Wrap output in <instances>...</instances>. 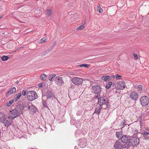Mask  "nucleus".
<instances>
[{
    "mask_svg": "<svg viewBox=\"0 0 149 149\" xmlns=\"http://www.w3.org/2000/svg\"><path fill=\"white\" fill-rule=\"evenodd\" d=\"M101 79L104 81H106L107 80H110L111 77L109 75L104 76L101 77Z\"/></svg>",
    "mask_w": 149,
    "mask_h": 149,
    "instance_id": "nucleus-17",
    "label": "nucleus"
},
{
    "mask_svg": "<svg viewBox=\"0 0 149 149\" xmlns=\"http://www.w3.org/2000/svg\"><path fill=\"white\" fill-rule=\"evenodd\" d=\"M56 75L54 74H52L51 75H50L49 77V80L50 81H52L53 78L54 77L56 76Z\"/></svg>",
    "mask_w": 149,
    "mask_h": 149,
    "instance_id": "nucleus-28",
    "label": "nucleus"
},
{
    "mask_svg": "<svg viewBox=\"0 0 149 149\" xmlns=\"http://www.w3.org/2000/svg\"><path fill=\"white\" fill-rule=\"evenodd\" d=\"M19 115V113L16 109H13L9 112V117L12 119L16 118Z\"/></svg>",
    "mask_w": 149,
    "mask_h": 149,
    "instance_id": "nucleus-5",
    "label": "nucleus"
},
{
    "mask_svg": "<svg viewBox=\"0 0 149 149\" xmlns=\"http://www.w3.org/2000/svg\"><path fill=\"white\" fill-rule=\"evenodd\" d=\"M114 147L115 149H122L124 147V145L121 142L117 141L114 145Z\"/></svg>",
    "mask_w": 149,
    "mask_h": 149,
    "instance_id": "nucleus-9",
    "label": "nucleus"
},
{
    "mask_svg": "<svg viewBox=\"0 0 149 149\" xmlns=\"http://www.w3.org/2000/svg\"><path fill=\"white\" fill-rule=\"evenodd\" d=\"M9 117L7 118L6 117L5 118L3 121L2 123L4 124L5 126L8 127L10 125L11 123V121L9 119Z\"/></svg>",
    "mask_w": 149,
    "mask_h": 149,
    "instance_id": "nucleus-10",
    "label": "nucleus"
},
{
    "mask_svg": "<svg viewBox=\"0 0 149 149\" xmlns=\"http://www.w3.org/2000/svg\"><path fill=\"white\" fill-rule=\"evenodd\" d=\"M139 139L136 137H133L131 140L129 142V144L130 146H136L139 144Z\"/></svg>",
    "mask_w": 149,
    "mask_h": 149,
    "instance_id": "nucleus-7",
    "label": "nucleus"
},
{
    "mask_svg": "<svg viewBox=\"0 0 149 149\" xmlns=\"http://www.w3.org/2000/svg\"><path fill=\"white\" fill-rule=\"evenodd\" d=\"M55 83L58 86H61L64 84L62 78L61 77H57L55 78Z\"/></svg>",
    "mask_w": 149,
    "mask_h": 149,
    "instance_id": "nucleus-11",
    "label": "nucleus"
},
{
    "mask_svg": "<svg viewBox=\"0 0 149 149\" xmlns=\"http://www.w3.org/2000/svg\"><path fill=\"white\" fill-rule=\"evenodd\" d=\"M140 101L142 106L147 105L149 102V99L146 96H142L140 99Z\"/></svg>",
    "mask_w": 149,
    "mask_h": 149,
    "instance_id": "nucleus-6",
    "label": "nucleus"
},
{
    "mask_svg": "<svg viewBox=\"0 0 149 149\" xmlns=\"http://www.w3.org/2000/svg\"><path fill=\"white\" fill-rule=\"evenodd\" d=\"M40 80L42 81H45L47 78V75L45 74H42L40 76Z\"/></svg>",
    "mask_w": 149,
    "mask_h": 149,
    "instance_id": "nucleus-20",
    "label": "nucleus"
},
{
    "mask_svg": "<svg viewBox=\"0 0 149 149\" xmlns=\"http://www.w3.org/2000/svg\"><path fill=\"white\" fill-rule=\"evenodd\" d=\"M85 28V26L84 24H83L79 26L76 28V30L77 31H79L84 29Z\"/></svg>",
    "mask_w": 149,
    "mask_h": 149,
    "instance_id": "nucleus-19",
    "label": "nucleus"
},
{
    "mask_svg": "<svg viewBox=\"0 0 149 149\" xmlns=\"http://www.w3.org/2000/svg\"><path fill=\"white\" fill-rule=\"evenodd\" d=\"M2 16H1L0 17V19H1V18H2Z\"/></svg>",
    "mask_w": 149,
    "mask_h": 149,
    "instance_id": "nucleus-42",
    "label": "nucleus"
},
{
    "mask_svg": "<svg viewBox=\"0 0 149 149\" xmlns=\"http://www.w3.org/2000/svg\"><path fill=\"white\" fill-rule=\"evenodd\" d=\"M121 139L122 142L124 143H126L128 142H129L130 138L128 136L126 135H124L122 136Z\"/></svg>",
    "mask_w": 149,
    "mask_h": 149,
    "instance_id": "nucleus-13",
    "label": "nucleus"
},
{
    "mask_svg": "<svg viewBox=\"0 0 149 149\" xmlns=\"http://www.w3.org/2000/svg\"><path fill=\"white\" fill-rule=\"evenodd\" d=\"M97 9V11L100 13H102L103 12V10L101 8L100 4L98 6Z\"/></svg>",
    "mask_w": 149,
    "mask_h": 149,
    "instance_id": "nucleus-23",
    "label": "nucleus"
},
{
    "mask_svg": "<svg viewBox=\"0 0 149 149\" xmlns=\"http://www.w3.org/2000/svg\"><path fill=\"white\" fill-rule=\"evenodd\" d=\"M92 88L94 93L97 95L96 98H98L100 96L101 88L100 86L98 85H95L93 86Z\"/></svg>",
    "mask_w": 149,
    "mask_h": 149,
    "instance_id": "nucleus-2",
    "label": "nucleus"
},
{
    "mask_svg": "<svg viewBox=\"0 0 149 149\" xmlns=\"http://www.w3.org/2000/svg\"><path fill=\"white\" fill-rule=\"evenodd\" d=\"M52 97H49L47 100H51L52 99Z\"/></svg>",
    "mask_w": 149,
    "mask_h": 149,
    "instance_id": "nucleus-39",
    "label": "nucleus"
},
{
    "mask_svg": "<svg viewBox=\"0 0 149 149\" xmlns=\"http://www.w3.org/2000/svg\"><path fill=\"white\" fill-rule=\"evenodd\" d=\"M47 40V39L45 38H43L41 39L40 40V43H44Z\"/></svg>",
    "mask_w": 149,
    "mask_h": 149,
    "instance_id": "nucleus-32",
    "label": "nucleus"
},
{
    "mask_svg": "<svg viewBox=\"0 0 149 149\" xmlns=\"http://www.w3.org/2000/svg\"><path fill=\"white\" fill-rule=\"evenodd\" d=\"M13 102L14 100H12L9 101V102H8L6 103V106L8 107L10 106L13 103Z\"/></svg>",
    "mask_w": 149,
    "mask_h": 149,
    "instance_id": "nucleus-26",
    "label": "nucleus"
},
{
    "mask_svg": "<svg viewBox=\"0 0 149 149\" xmlns=\"http://www.w3.org/2000/svg\"><path fill=\"white\" fill-rule=\"evenodd\" d=\"M28 109L29 111L31 113H34L37 110L36 107L33 105H32L31 106H29Z\"/></svg>",
    "mask_w": 149,
    "mask_h": 149,
    "instance_id": "nucleus-14",
    "label": "nucleus"
},
{
    "mask_svg": "<svg viewBox=\"0 0 149 149\" xmlns=\"http://www.w3.org/2000/svg\"><path fill=\"white\" fill-rule=\"evenodd\" d=\"M112 77L113 78H115V77H115L114 75H112Z\"/></svg>",
    "mask_w": 149,
    "mask_h": 149,
    "instance_id": "nucleus-40",
    "label": "nucleus"
},
{
    "mask_svg": "<svg viewBox=\"0 0 149 149\" xmlns=\"http://www.w3.org/2000/svg\"><path fill=\"white\" fill-rule=\"evenodd\" d=\"M26 91L25 90H23L22 92V94L23 96H25L26 94Z\"/></svg>",
    "mask_w": 149,
    "mask_h": 149,
    "instance_id": "nucleus-33",
    "label": "nucleus"
},
{
    "mask_svg": "<svg viewBox=\"0 0 149 149\" xmlns=\"http://www.w3.org/2000/svg\"><path fill=\"white\" fill-rule=\"evenodd\" d=\"M6 116L4 113L0 112V123H2Z\"/></svg>",
    "mask_w": 149,
    "mask_h": 149,
    "instance_id": "nucleus-18",
    "label": "nucleus"
},
{
    "mask_svg": "<svg viewBox=\"0 0 149 149\" xmlns=\"http://www.w3.org/2000/svg\"><path fill=\"white\" fill-rule=\"evenodd\" d=\"M23 111H22L21 112V113L22 114H23Z\"/></svg>",
    "mask_w": 149,
    "mask_h": 149,
    "instance_id": "nucleus-41",
    "label": "nucleus"
},
{
    "mask_svg": "<svg viewBox=\"0 0 149 149\" xmlns=\"http://www.w3.org/2000/svg\"><path fill=\"white\" fill-rule=\"evenodd\" d=\"M20 107L21 108V109L23 110L24 109V107L23 105H22Z\"/></svg>",
    "mask_w": 149,
    "mask_h": 149,
    "instance_id": "nucleus-38",
    "label": "nucleus"
},
{
    "mask_svg": "<svg viewBox=\"0 0 149 149\" xmlns=\"http://www.w3.org/2000/svg\"><path fill=\"white\" fill-rule=\"evenodd\" d=\"M21 96V94L20 93H18L16 94L14 97V99L15 101L18 100L20 98Z\"/></svg>",
    "mask_w": 149,
    "mask_h": 149,
    "instance_id": "nucleus-21",
    "label": "nucleus"
},
{
    "mask_svg": "<svg viewBox=\"0 0 149 149\" xmlns=\"http://www.w3.org/2000/svg\"><path fill=\"white\" fill-rule=\"evenodd\" d=\"M139 97L138 93L135 91L131 92L130 95V97L132 100H136Z\"/></svg>",
    "mask_w": 149,
    "mask_h": 149,
    "instance_id": "nucleus-8",
    "label": "nucleus"
},
{
    "mask_svg": "<svg viewBox=\"0 0 149 149\" xmlns=\"http://www.w3.org/2000/svg\"><path fill=\"white\" fill-rule=\"evenodd\" d=\"M9 58L7 56H3L1 57V58L3 61H5L8 59Z\"/></svg>",
    "mask_w": 149,
    "mask_h": 149,
    "instance_id": "nucleus-24",
    "label": "nucleus"
},
{
    "mask_svg": "<svg viewBox=\"0 0 149 149\" xmlns=\"http://www.w3.org/2000/svg\"><path fill=\"white\" fill-rule=\"evenodd\" d=\"M115 87L117 90H123L126 87V84L123 81H119L117 82Z\"/></svg>",
    "mask_w": 149,
    "mask_h": 149,
    "instance_id": "nucleus-4",
    "label": "nucleus"
},
{
    "mask_svg": "<svg viewBox=\"0 0 149 149\" xmlns=\"http://www.w3.org/2000/svg\"><path fill=\"white\" fill-rule=\"evenodd\" d=\"M72 82L76 85H79L82 84L84 81V79L78 77H75L71 79Z\"/></svg>",
    "mask_w": 149,
    "mask_h": 149,
    "instance_id": "nucleus-3",
    "label": "nucleus"
},
{
    "mask_svg": "<svg viewBox=\"0 0 149 149\" xmlns=\"http://www.w3.org/2000/svg\"><path fill=\"white\" fill-rule=\"evenodd\" d=\"M123 132H116V137L118 138H120L121 136L122 135Z\"/></svg>",
    "mask_w": 149,
    "mask_h": 149,
    "instance_id": "nucleus-22",
    "label": "nucleus"
},
{
    "mask_svg": "<svg viewBox=\"0 0 149 149\" xmlns=\"http://www.w3.org/2000/svg\"><path fill=\"white\" fill-rule=\"evenodd\" d=\"M38 87L39 88H42V83H40L38 85Z\"/></svg>",
    "mask_w": 149,
    "mask_h": 149,
    "instance_id": "nucleus-34",
    "label": "nucleus"
},
{
    "mask_svg": "<svg viewBox=\"0 0 149 149\" xmlns=\"http://www.w3.org/2000/svg\"><path fill=\"white\" fill-rule=\"evenodd\" d=\"M27 98L28 100L31 101H33L38 98L36 93L34 91H29L26 93Z\"/></svg>",
    "mask_w": 149,
    "mask_h": 149,
    "instance_id": "nucleus-1",
    "label": "nucleus"
},
{
    "mask_svg": "<svg viewBox=\"0 0 149 149\" xmlns=\"http://www.w3.org/2000/svg\"><path fill=\"white\" fill-rule=\"evenodd\" d=\"M112 84V82L111 81H109L108 82L105 86V88L107 89H109V88L111 86Z\"/></svg>",
    "mask_w": 149,
    "mask_h": 149,
    "instance_id": "nucleus-25",
    "label": "nucleus"
},
{
    "mask_svg": "<svg viewBox=\"0 0 149 149\" xmlns=\"http://www.w3.org/2000/svg\"><path fill=\"white\" fill-rule=\"evenodd\" d=\"M16 91V88L15 87H13L11 88L10 90L8 91L6 93V95L7 96L10 95Z\"/></svg>",
    "mask_w": 149,
    "mask_h": 149,
    "instance_id": "nucleus-15",
    "label": "nucleus"
},
{
    "mask_svg": "<svg viewBox=\"0 0 149 149\" xmlns=\"http://www.w3.org/2000/svg\"><path fill=\"white\" fill-rule=\"evenodd\" d=\"M42 104H43V106L45 107H47L46 102V101H43Z\"/></svg>",
    "mask_w": 149,
    "mask_h": 149,
    "instance_id": "nucleus-35",
    "label": "nucleus"
},
{
    "mask_svg": "<svg viewBox=\"0 0 149 149\" xmlns=\"http://www.w3.org/2000/svg\"><path fill=\"white\" fill-rule=\"evenodd\" d=\"M100 111H101L100 108H96L95 110V111L94 112V113H95L97 114H99L100 112Z\"/></svg>",
    "mask_w": 149,
    "mask_h": 149,
    "instance_id": "nucleus-29",
    "label": "nucleus"
},
{
    "mask_svg": "<svg viewBox=\"0 0 149 149\" xmlns=\"http://www.w3.org/2000/svg\"><path fill=\"white\" fill-rule=\"evenodd\" d=\"M88 0H85L86 1H87Z\"/></svg>",
    "mask_w": 149,
    "mask_h": 149,
    "instance_id": "nucleus-43",
    "label": "nucleus"
},
{
    "mask_svg": "<svg viewBox=\"0 0 149 149\" xmlns=\"http://www.w3.org/2000/svg\"><path fill=\"white\" fill-rule=\"evenodd\" d=\"M139 91H141L142 90V86L141 85H139L138 87Z\"/></svg>",
    "mask_w": 149,
    "mask_h": 149,
    "instance_id": "nucleus-36",
    "label": "nucleus"
},
{
    "mask_svg": "<svg viewBox=\"0 0 149 149\" xmlns=\"http://www.w3.org/2000/svg\"><path fill=\"white\" fill-rule=\"evenodd\" d=\"M45 13L47 16L49 17L52 14V12L51 9H48L45 10Z\"/></svg>",
    "mask_w": 149,
    "mask_h": 149,
    "instance_id": "nucleus-16",
    "label": "nucleus"
},
{
    "mask_svg": "<svg viewBox=\"0 0 149 149\" xmlns=\"http://www.w3.org/2000/svg\"><path fill=\"white\" fill-rule=\"evenodd\" d=\"M143 134H149V133H148L147 132L145 131L143 132Z\"/></svg>",
    "mask_w": 149,
    "mask_h": 149,
    "instance_id": "nucleus-37",
    "label": "nucleus"
},
{
    "mask_svg": "<svg viewBox=\"0 0 149 149\" xmlns=\"http://www.w3.org/2000/svg\"><path fill=\"white\" fill-rule=\"evenodd\" d=\"M79 66L81 67H85L88 68L89 67V65L87 64H82L81 65H79Z\"/></svg>",
    "mask_w": 149,
    "mask_h": 149,
    "instance_id": "nucleus-30",
    "label": "nucleus"
},
{
    "mask_svg": "<svg viewBox=\"0 0 149 149\" xmlns=\"http://www.w3.org/2000/svg\"><path fill=\"white\" fill-rule=\"evenodd\" d=\"M116 78L117 80H121L122 79V76L118 74H116Z\"/></svg>",
    "mask_w": 149,
    "mask_h": 149,
    "instance_id": "nucleus-27",
    "label": "nucleus"
},
{
    "mask_svg": "<svg viewBox=\"0 0 149 149\" xmlns=\"http://www.w3.org/2000/svg\"><path fill=\"white\" fill-rule=\"evenodd\" d=\"M96 98L98 99V103L99 105H102L105 103L106 98L105 97H100V96Z\"/></svg>",
    "mask_w": 149,
    "mask_h": 149,
    "instance_id": "nucleus-12",
    "label": "nucleus"
},
{
    "mask_svg": "<svg viewBox=\"0 0 149 149\" xmlns=\"http://www.w3.org/2000/svg\"><path fill=\"white\" fill-rule=\"evenodd\" d=\"M133 56L135 60H137L138 59V56L137 54L136 53H134L133 54Z\"/></svg>",
    "mask_w": 149,
    "mask_h": 149,
    "instance_id": "nucleus-31",
    "label": "nucleus"
}]
</instances>
